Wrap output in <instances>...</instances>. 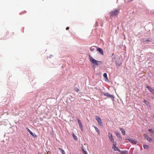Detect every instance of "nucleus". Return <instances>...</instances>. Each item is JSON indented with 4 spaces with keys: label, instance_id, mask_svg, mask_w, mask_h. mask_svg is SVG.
Wrapping results in <instances>:
<instances>
[{
    "label": "nucleus",
    "instance_id": "1",
    "mask_svg": "<svg viewBox=\"0 0 154 154\" xmlns=\"http://www.w3.org/2000/svg\"><path fill=\"white\" fill-rule=\"evenodd\" d=\"M119 10L118 9L111 11L109 13L110 17H111L113 16L117 15L119 13Z\"/></svg>",
    "mask_w": 154,
    "mask_h": 154
},
{
    "label": "nucleus",
    "instance_id": "2",
    "mask_svg": "<svg viewBox=\"0 0 154 154\" xmlns=\"http://www.w3.org/2000/svg\"><path fill=\"white\" fill-rule=\"evenodd\" d=\"M89 60L90 61L94 64L95 65H98V63L100 62V61H97L93 58H92L90 55H89Z\"/></svg>",
    "mask_w": 154,
    "mask_h": 154
},
{
    "label": "nucleus",
    "instance_id": "3",
    "mask_svg": "<svg viewBox=\"0 0 154 154\" xmlns=\"http://www.w3.org/2000/svg\"><path fill=\"white\" fill-rule=\"evenodd\" d=\"M96 117V119L98 122V124L101 127H103V125L100 118L98 116H97Z\"/></svg>",
    "mask_w": 154,
    "mask_h": 154
},
{
    "label": "nucleus",
    "instance_id": "4",
    "mask_svg": "<svg viewBox=\"0 0 154 154\" xmlns=\"http://www.w3.org/2000/svg\"><path fill=\"white\" fill-rule=\"evenodd\" d=\"M112 143H113L112 148L115 151H120V149H119V148L116 146V142L115 141H114L113 142H112Z\"/></svg>",
    "mask_w": 154,
    "mask_h": 154
},
{
    "label": "nucleus",
    "instance_id": "5",
    "mask_svg": "<svg viewBox=\"0 0 154 154\" xmlns=\"http://www.w3.org/2000/svg\"><path fill=\"white\" fill-rule=\"evenodd\" d=\"M104 96H106L108 97L111 98L113 100H114V97L108 93H105L103 94Z\"/></svg>",
    "mask_w": 154,
    "mask_h": 154
},
{
    "label": "nucleus",
    "instance_id": "6",
    "mask_svg": "<svg viewBox=\"0 0 154 154\" xmlns=\"http://www.w3.org/2000/svg\"><path fill=\"white\" fill-rule=\"evenodd\" d=\"M146 88H147L151 93L154 94V90L151 87L147 85Z\"/></svg>",
    "mask_w": 154,
    "mask_h": 154
},
{
    "label": "nucleus",
    "instance_id": "7",
    "mask_svg": "<svg viewBox=\"0 0 154 154\" xmlns=\"http://www.w3.org/2000/svg\"><path fill=\"white\" fill-rule=\"evenodd\" d=\"M109 135L108 136L109 137V140L112 142H113L114 141V140L113 138L112 135L110 133H108Z\"/></svg>",
    "mask_w": 154,
    "mask_h": 154
},
{
    "label": "nucleus",
    "instance_id": "8",
    "mask_svg": "<svg viewBox=\"0 0 154 154\" xmlns=\"http://www.w3.org/2000/svg\"><path fill=\"white\" fill-rule=\"evenodd\" d=\"M126 140H128L131 143L133 144H136V142L133 139L130 138H128L126 139Z\"/></svg>",
    "mask_w": 154,
    "mask_h": 154
},
{
    "label": "nucleus",
    "instance_id": "9",
    "mask_svg": "<svg viewBox=\"0 0 154 154\" xmlns=\"http://www.w3.org/2000/svg\"><path fill=\"white\" fill-rule=\"evenodd\" d=\"M145 137L149 141H152V139L150 137H149L147 134H144Z\"/></svg>",
    "mask_w": 154,
    "mask_h": 154
},
{
    "label": "nucleus",
    "instance_id": "10",
    "mask_svg": "<svg viewBox=\"0 0 154 154\" xmlns=\"http://www.w3.org/2000/svg\"><path fill=\"white\" fill-rule=\"evenodd\" d=\"M77 121H78V124L81 130H82L83 129V127H82V125L81 122V121L79 119H78Z\"/></svg>",
    "mask_w": 154,
    "mask_h": 154
},
{
    "label": "nucleus",
    "instance_id": "11",
    "mask_svg": "<svg viewBox=\"0 0 154 154\" xmlns=\"http://www.w3.org/2000/svg\"><path fill=\"white\" fill-rule=\"evenodd\" d=\"M97 51L100 52L102 55H103V51L101 48H98L97 49Z\"/></svg>",
    "mask_w": 154,
    "mask_h": 154
},
{
    "label": "nucleus",
    "instance_id": "12",
    "mask_svg": "<svg viewBox=\"0 0 154 154\" xmlns=\"http://www.w3.org/2000/svg\"><path fill=\"white\" fill-rule=\"evenodd\" d=\"M103 76L104 78L105 81L107 82V81L108 80V79L107 77V74L106 73H104L103 74Z\"/></svg>",
    "mask_w": 154,
    "mask_h": 154
},
{
    "label": "nucleus",
    "instance_id": "13",
    "mask_svg": "<svg viewBox=\"0 0 154 154\" xmlns=\"http://www.w3.org/2000/svg\"><path fill=\"white\" fill-rule=\"evenodd\" d=\"M115 134H116L117 137L118 138H121V139H122L121 134H120L118 132H116L115 133Z\"/></svg>",
    "mask_w": 154,
    "mask_h": 154
},
{
    "label": "nucleus",
    "instance_id": "14",
    "mask_svg": "<svg viewBox=\"0 0 154 154\" xmlns=\"http://www.w3.org/2000/svg\"><path fill=\"white\" fill-rule=\"evenodd\" d=\"M72 137L76 141H77L78 140V138L77 136L73 132L72 133Z\"/></svg>",
    "mask_w": 154,
    "mask_h": 154
},
{
    "label": "nucleus",
    "instance_id": "15",
    "mask_svg": "<svg viewBox=\"0 0 154 154\" xmlns=\"http://www.w3.org/2000/svg\"><path fill=\"white\" fill-rule=\"evenodd\" d=\"M121 153V154H128V152L127 151L125 150L124 151H121L120 150V151H119Z\"/></svg>",
    "mask_w": 154,
    "mask_h": 154
},
{
    "label": "nucleus",
    "instance_id": "16",
    "mask_svg": "<svg viewBox=\"0 0 154 154\" xmlns=\"http://www.w3.org/2000/svg\"><path fill=\"white\" fill-rule=\"evenodd\" d=\"M119 129L124 135H125V131L123 129L120 128H119Z\"/></svg>",
    "mask_w": 154,
    "mask_h": 154
},
{
    "label": "nucleus",
    "instance_id": "17",
    "mask_svg": "<svg viewBox=\"0 0 154 154\" xmlns=\"http://www.w3.org/2000/svg\"><path fill=\"white\" fill-rule=\"evenodd\" d=\"M95 47L94 46H92L90 48V50L91 51H94L95 50Z\"/></svg>",
    "mask_w": 154,
    "mask_h": 154
},
{
    "label": "nucleus",
    "instance_id": "18",
    "mask_svg": "<svg viewBox=\"0 0 154 154\" xmlns=\"http://www.w3.org/2000/svg\"><path fill=\"white\" fill-rule=\"evenodd\" d=\"M26 129L31 135H32V132L29 129L27 128H26Z\"/></svg>",
    "mask_w": 154,
    "mask_h": 154
},
{
    "label": "nucleus",
    "instance_id": "19",
    "mask_svg": "<svg viewBox=\"0 0 154 154\" xmlns=\"http://www.w3.org/2000/svg\"><path fill=\"white\" fill-rule=\"evenodd\" d=\"M59 149L62 154H65V152L64 150L60 148H59Z\"/></svg>",
    "mask_w": 154,
    "mask_h": 154
},
{
    "label": "nucleus",
    "instance_id": "20",
    "mask_svg": "<svg viewBox=\"0 0 154 154\" xmlns=\"http://www.w3.org/2000/svg\"><path fill=\"white\" fill-rule=\"evenodd\" d=\"M94 128L96 131L97 132L98 134H99L100 133V131L98 128H97L95 127H94Z\"/></svg>",
    "mask_w": 154,
    "mask_h": 154
},
{
    "label": "nucleus",
    "instance_id": "21",
    "mask_svg": "<svg viewBox=\"0 0 154 154\" xmlns=\"http://www.w3.org/2000/svg\"><path fill=\"white\" fill-rule=\"evenodd\" d=\"M143 147L144 149H147L149 148V146L148 145H146V144L144 145H143Z\"/></svg>",
    "mask_w": 154,
    "mask_h": 154
},
{
    "label": "nucleus",
    "instance_id": "22",
    "mask_svg": "<svg viewBox=\"0 0 154 154\" xmlns=\"http://www.w3.org/2000/svg\"><path fill=\"white\" fill-rule=\"evenodd\" d=\"M144 102L145 104L147 106H149L150 105L149 103L146 100H145L144 101Z\"/></svg>",
    "mask_w": 154,
    "mask_h": 154
},
{
    "label": "nucleus",
    "instance_id": "23",
    "mask_svg": "<svg viewBox=\"0 0 154 154\" xmlns=\"http://www.w3.org/2000/svg\"><path fill=\"white\" fill-rule=\"evenodd\" d=\"M148 131L151 134H153L154 133V131L152 129H149Z\"/></svg>",
    "mask_w": 154,
    "mask_h": 154
},
{
    "label": "nucleus",
    "instance_id": "24",
    "mask_svg": "<svg viewBox=\"0 0 154 154\" xmlns=\"http://www.w3.org/2000/svg\"><path fill=\"white\" fill-rule=\"evenodd\" d=\"M82 151L84 152V153H85V152L86 151L85 150V149L84 148V147L83 146V145L82 146Z\"/></svg>",
    "mask_w": 154,
    "mask_h": 154
},
{
    "label": "nucleus",
    "instance_id": "25",
    "mask_svg": "<svg viewBox=\"0 0 154 154\" xmlns=\"http://www.w3.org/2000/svg\"><path fill=\"white\" fill-rule=\"evenodd\" d=\"M31 135L32 136H33V137H36V135L35 134H33V133H32V135Z\"/></svg>",
    "mask_w": 154,
    "mask_h": 154
},
{
    "label": "nucleus",
    "instance_id": "26",
    "mask_svg": "<svg viewBox=\"0 0 154 154\" xmlns=\"http://www.w3.org/2000/svg\"><path fill=\"white\" fill-rule=\"evenodd\" d=\"M79 90V89L77 88H76L75 89V91L77 92H78Z\"/></svg>",
    "mask_w": 154,
    "mask_h": 154
},
{
    "label": "nucleus",
    "instance_id": "27",
    "mask_svg": "<svg viewBox=\"0 0 154 154\" xmlns=\"http://www.w3.org/2000/svg\"><path fill=\"white\" fill-rule=\"evenodd\" d=\"M69 27H67L66 28V30H68V29H69Z\"/></svg>",
    "mask_w": 154,
    "mask_h": 154
},
{
    "label": "nucleus",
    "instance_id": "28",
    "mask_svg": "<svg viewBox=\"0 0 154 154\" xmlns=\"http://www.w3.org/2000/svg\"><path fill=\"white\" fill-rule=\"evenodd\" d=\"M85 154H87L86 152H85Z\"/></svg>",
    "mask_w": 154,
    "mask_h": 154
}]
</instances>
